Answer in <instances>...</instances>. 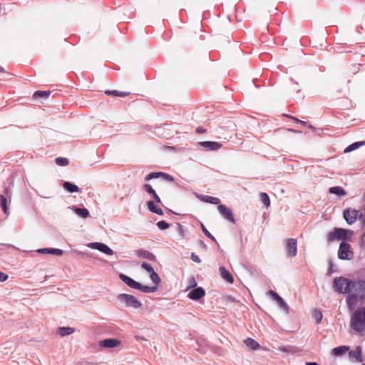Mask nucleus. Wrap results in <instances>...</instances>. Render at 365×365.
<instances>
[{
  "instance_id": "1",
  "label": "nucleus",
  "mask_w": 365,
  "mask_h": 365,
  "mask_svg": "<svg viewBox=\"0 0 365 365\" xmlns=\"http://www.w3.org/2000/svg\"><path fill=\"white\" fill-rule=\"evenodd\" d=\"M333 288L339 294H348L346 298L347 307L353 310L359 301L365 300V280L351 279L344 277L334 279Z\"/></svg>"
},
{
  "instance_id": "2",
  "label": "nucleus",
  "mask_w": 365,
  "mask_h": 365,
  "mask_svg": "<svg viewBox=\"0 0 365 365\" xmlns=\"http://www.w3.org/2000/svg\"><path fill=\"white\" fill-rule=\"evenodd\" d=\"M351 327L361 336L365 334V307L358 308L352 314Z\"/></svg>"
},
{
  "instance_id": "3",
  "label": "nucleus",
  "mask_w": 365,
  "mask_h": 365,
  "mask_svg": "<svg viewBox=\"0 0 365 365\" xmlns=\"http://www.w3.org/2000/svg\"><path fill=\"white\" fill-rule=\"evenodd\" d=\"M343 216L349 225L354 224L357 219L362 220L364 223L365 222L363 214L359 210L351 207L344 210Z\"/></svg>"
},
{
  "instance_id": "4",
  "label": "nucleus",
  "mask_w": 365,
  "mask_h": 365,
  "mask_svg": "<svg viewBox=\"0 0 365 365\" xmlns=\"http://www.w3.org/2000/svg\"><path fill=\"white\" fill-rule=\"evenodd\" d=\"M117 299L125 304L127 307H132L134 309L140 308L143 304L133 295L128 294H120L117 296Z\"/></svg>"
},
{
  "instance_id": "5",
  "label": "nucleus",
  "mask_w": 365,
  "mask_h": 365,
  "mask_svg": "<svg viewBox=\"0 0 365 365\" xmlns=\"http://www.w3.org/2000/svg\"><path fill=\"white\" fill-rule=\"evenodd\" d=\"M285 250L287 255L289 257H294L297 253V239L289 238L286 240Z\"/></svg>"
},
{
  "instance_id": "6",
  "label": "nucleus",
  "mask_w": 365,
  "mask_h": 365,
  "mask_svg": "<svg viewBox=\"0 0 365 365\" xmlns=\"http://www.w3.org/2000/svg\"><path fill=\"white\" fill-rule=\"evenodd\" d=\"M91 249L97 250L107 255H113L114 252L107 245L102 242H91L88 245Z\"/></svg>"
},
{
  "instance_id": "7",
  "label": "nucleus",
  "mask_w": 365,
  "mask_h": 365,
  "mask_svg": "<svg viewBox=\"0 0 365 365\" xmlns=\"http://www.w3.org/2000/svg\"><path fill=\"white\" fill-rule=\"evenodd\" d=\"M268 295L272 297L273 299H274L277 302L279 307L282 309L286 314L289 313V306L277 292L272 290H269L268 292Z\"/></svg>"
},
{
  "instance_id": "8",
  "label": "nucleus",
  "mask_w": 365,
  "mask_h": 365,
  "mask_svg": "<svg viewBox=\"0 0 365 365\" xmlns=\"http://www.w3.org/2000/svg\"><path fill=\"white\" fill-rule=\"evenodd\" d=\"M217 210L223 218L232 223H235V220L233 213L232 210L229 209L227 206H225V205H219L217 207Z\"/></svg>"
},
{
  "instance_id": "9",
  "label": "nucleus",
  "mask_w": 365,
  "mask_h": 365,
  "mask_svg": "<svg viewBox=\"0 0 365 365\" xmlns=\"http://www.w3.org/2000/svg\"><path fill=\"white\" fill-rule=\"evenodd\" d=\"M352 252H351V245L350 244L343 241L341 242L339 250H338V257L340 259H349L348 256V253Z\"/></svg>"
},
{
  "instance_id": "10",
  "label": "nucleus",
  "mask_w": 365,
  "mask_h": 365,
  "mask_svg": "<svg viewBox=\"0 0 365 365\" xmlns=\"http://www.w3.org/2000/svg\"><path fill=\"white\" fill-rule=\"evenodd\" d=\"M199 144L206 150H217L222 147L221 143L213 141H203L200 142Z\"/></svg>"
},
{
  "instance_id": "11",
  "label": "nucleus",
  "mask_w": 365,
  "mask_h": 365,
  "mask_svg": "<svg viewBox=\"0 0 365 365\" xmlns=\"http://www.w3.org/2000/svg\"><path fill=\"white\" fill-rule=\"evenodd\" d=\"M205 295V291L202 287H197L188 294V297L192 300H199Z\"/></svg>"
},
{
  "instance_id": "12",
  "label": "nucleus",
  "mask_w": 365,
  "mask_h": 365,
  "mask_svg": "<svg viewBox=\"0 0 365 365\" xmlns=\"http://www.w3.org/2000/svg\"><path fill=\"white\" fill-rule=\"evenodd\" d=\"M195 195L200 200H201L202 202H207V203H210V204H213V205H218L220 203V200L215 197L204 195L197 194V193H195Z\"/></svg>"
},
{
  "instance_id": "13",
  "label": "nucleus",
  "mask_w": 365,
  "mask_h": 365,
  "mask_svg": "<svg viewBox=\"0 0 365 365\" xmlns=\"http://www.w3.org/2000/svg\"><path fill=\"white\" fill-rule=\"evenodd\" d=\"M136 255L140 258H144L150 261H156V257L150 252L140 249L136 251Z\"/></svg>"
},
{
  "instance_id": "14",
  "label": "nucleus",
  "mask_w": 365,
  "mask_h": 365,
  "mask_svg": "<svg viewBox=\"0 0 365 365\" xmlns=\"http://www.w3.org/2000/svg\"><path fill=\"white\" fill-rule=\"evenodd\" d=\"M120 344V340L117 339H106L100 342V345L106 348H114Z\"/></svg>"
},
{
  "instance_id": "15",
  "label": "nucleus",
  "mask_w": 365,
  "mask_h": 365,
  "mask_svg": "<svg viewBox=\"0 0 365 365\" xmlns=\"http://www.w3.org/2000/svg\"><path fill=\"white\" fill-rule=\"evenodd\" d=\"M119 278L125 283L128 287L135 289L137 288V286H138V282L133 279L131 277L120 273L119 274Z\"/></svg>"
},
{
  "instance_id": "16",
  "label": "nucleus",
  "mask_w": 365,
  "mask_h": 365,
  "mask_svg": "<svg viewBox=\"0 0 365 365\" xmlns=\"http://www.w3.org/2000/svg\"><path fill=\"white\" fill-rule=\"evenodd\" d=\"M220 273L222 278L228 283H233L234 278L231 273L223 266L220 267Z\"/></svg>"
},
{
  "instance_id": "17",
  "label": "nucleus",
  "mask_w": 365,
  "mask_h": 365,
  "mask_svg": "<svg viewBox=\"0 0 365 365\" xmlns=\"http://www.w3.org/2000/svg\"><path fill=\"white\" fill-rule=\"evenodd\" d=\"M344 232V229L335 227L333 231L329 232L327 235L328 242H331L335 240H339V232Z\"/></svg>"
},
{
  "instance_id": "18",
  "label": "nucleus",
  "mask_w": 365,
  "mask_h": 365,
  "mask_svg": "<svg viewBox=\"0 0 365 365\" xmlns=\"http://www.w3.org/2000/svg\"><path fill=\"white\" fill-rule=\"evenodd\" d=\"M148 209L153 213H155L159 215H163L164 212L161 208L158 207L155 202L153 200H149L147 202Z\"/></svg>"
},
{
  "instance_id": "19",
  "label": "nucleus",
  "mask_w": 365,
  "mask_h": 365,
  "mask_svg": "<svg viewBox=\"0 0 365 365\" xmlns=\"http://www.w3.org/2000/svg\"><path fill=\"white\" fill-rule=\"evenodd\" d=\"M349 355L350 357L356 359L358 362L363 361L361 358V348L360 346H357L356 350L350 351Z\"/></svg>"
},
{
  "instance_id": "20",
  "label": "nucleus",
  "mask_w": 365,
  "mask_h": 365,
  "mask_svg": "<svg viewBox=\"0 0 365 365\" xmlns=\"http://www.w3.org/2000/svg\"><path fill=\"white\" fill-rule=\"evenodd\" d=\"M138 286H137L136 289L140 290L144 293H153L157 290L156 286H153V287L145 286V285H143L142 284H140V282H138Z\"/></svg>"
},
{
  "instance_id": "21",
  "label": "nucleus",
  "mask_w": 365,
  "mask_h": 365,
  "mask_svg": "<svg viewBox=\"0 0 365 365\" xmlns=\"http://www.w3.org/2000/svg\"><path fill=\"white\" fill-rule=\"evenodd\" d=\"M245 344L250 348L252 350H257L259 347V343L252 338H247L245 341Z\"/></svg>"
},
{
  "instance_id": "22",
  "label": "nucleus",
  "mask_w": 365,
  "mask_h": 365,
  "mask_svg": "<svg viewBox=\"0 0 365 365\" xmlns=\"http://www.w3.org/2000/svg\"><path fill=\"white\" fill-rule=\"evenodd\" d=\"M74 331H75V329L73 327H62L58 328V333L61 336L70 335V334H73Z\"/></svg>"
},
{
  "instance_id": "23",
  "label": "nucleus",
  "mask_w": 365,
  "mask_h": 365,
  "mask_svg": "<svg viewBox=\"0 0 365 365\" xmlns=\"http://www.w3.org/2000/svg\"><path fill=\"white\" fill-rule=\"evenodd\" d=\"M63 187L70 192H77L79 190V188L76 185L68 181L63 183Z\"/></svg>"
},
{
  "instance_id": "24",
  "label": "nucleus",
  "mask_w": 365,
  "mask_h": 365,
  "mask_svg": "<svg viewBox=\"0 0 365 365\" xmlns=\"http://www.w3.org/2000/svg\"><path fill=\"white\" fill-rule=\"evenodd\" d=\"M329 191L330 193L335 194L338 196H344V195H346V192L345 191V190L340 186L331 187L329 188Z\"/></svg>"
},
{
  "instance_id": "25",
  "label": "nucleus",
  "mask_w": 365,
  "mask_h": 365,
  "mask_svg": "<svg viewBox=\"0 0 365 365\" xmlns=\"http://www.w3.org/2000/svg\"><path fill=\"white\" fill-rule=\"evenodd\" d=\"M349 349V346H339L332 349V354L335 356H341L346 353V351Z\"/></svg>"
},
{
  "instance_id": "26",
  "label": "nucleus",
  "mask_w": 365,
  "mask_h": 365,
  "mask_svg": "<svg viewBox=\"0 0 365 365\" xmlns=\"http://www.w3.org/2000/svg\"><path fill=\"white\" fill-rule=\"evenodd\" d=\"M107 95H112L117 97H125L130 94L129 92H122L117 90H107L105 91Z\"/></svg>"
},
{
  "instance_id": "27",
  "label": "nucleus",
  "mask_w": 365,
  "mask_h": 365,
  "mask_svg": "<svg viewBox=\"0 0 365 365\" xmlns=\"http://www.w3.org/2000/svg\"><path fill=\"white\" fill-rule=\"evenodd\" d=\"M74 212L82 218H87L89 216V211L86 208L75 207Z\"/></svg>"
},
{
  "instance_id": "28",
  "label": "nucleus",
  "mask_w": 365,
  "mask_h": 365,
  "mask_svg": "<svg viewBox=\"0 0 365 365\" xmlns=\"http://www.w3.org/2000/svg\"><path fill=\"white\" fill-rule=\"evenodd\" d=\"M7 197L5 195H0V205L5 215H8Z\"/></svg>"
},
{
  "instance_id": "29",
  "label": "nucleus",
  "mask_w": 365,
  "mask_h": 365,
  "mask_svg": "<svg viewBox=\"0 0 365 365\" xmlns=\"http://www.w3.org/2000/svg\"><path fill=\"white\" fill-rule=\"evenodd\" d=\"M50 94V91H36L34 93V97L36 98H46Z\"/></svg>"
},
{
  "instance_id": "30",
  "label": "nucleus",
  "mask_w": 365,
  "mask_h": 365,
  "mask_svg": "<svg viewBox=\"0 0 365 365\" xmlns=\"http://www.w3.org/2000/svg\"><path fill=\"white\" fill-rule=\"evenodd\" d=\"M365 144V142L364 141H359V142H355L352 144H351L350 145H349L345 150H344V152L345 153H347V152H351L352 150H354L357 148H359L360 146L363 145Z\"/></svg>"
},
{
  "instance_id": "31",
  "label": "nucleus",
  "mask_w": 365,
  "mask_h": 365,
  "mask_svg": "<svg viewBox=\"0 0 365 365\" xmlns=\"http://www.w3.org/2000/svg\"><path fill=\"white\" fill-rule=\"evenodd\" d=\"M353 235V232L349 230L344 229V232H339V240H347L349 239Z\"/></svg>"
},
{
  "instance_id": "32",
  "label": "nucleus",
  "mask_w": 365,
  "mask_h": 365,
  "mask_svg": "<svg viewBox=\"0 0 365 365\" xmlns=\"http://www.w3.org/2000/svg\"><path fill=\"white\" fill-rule=\"evenodd\" d=\"M56 163L59 166H66L69 164V160L66 158L58 157L55 159Z\"/></svg>"
},
{
  "instance_id": "33",
  "label": "nucleus",
  "mask_w": 365,
  "mask_h": 365,
  "mask_svg": "<svg viewBox=\"0 0 365 365\" xmlns=\"http://www.w3.org/2000/svg\"><path fill=\"white\" fill-rule=\"evenodd\" d=\"M313 317H314L317 324L321 323L323 316H322V313L319 310L314 309L313 312Z\"/></svg>"
},
{
  "instance_id": "34",
  "label": "nucleus",
  "mask_w": 365,
  "mask_h": 365,
  "mask_svg": "<svg viewBox=\"0 0 365 365\" xmlns=\"http://www.w3.org/2000/svg\"><path fill=\"white\" fill-rule=\"evenodd\" d=\"M287 117H288L291 119H293L294 120H295L298 123H300L302 125H307L312 130H315V128L314 126H312L311 124H309L307 121H303V120H299L298 118L291 116V115H287Z\"/></svg>"
},
{
  "instance_id": "35",
  "label": "nucleus",
  "mask_w": 365,
  "mask_h": 365,
  "mask_svg": "<svg viewBox=\"0 0 365 365\" xmlns=\"http://www.w3.org/2000/svg\"><path fill=\"white\" fill-rule=\"evenodd\" d=\"M150 279L155 285L160 284L161 281L159 275L155 271L150 274Z\"/></svg>"
},
{
  "instance_id": "36",
  "label": "nucleus",
  "mask_w": 365,
  "mask_h": 365,
  "mask_svg": "<svg viewBox=\"0 0 365 365\" xmlns=\"http://www.w3.org/2000/svg\"><path fill=\"white\" fill-rule=\"evenodd\" d=\"M143 189L148 194H150L152 197H153L156 194L155 190L153 188V187L150 184H145L143 185Z\"/></svg>"
},
{
  "instance_id": "37",
  "label": "nucleus",
  "mask_w": 365,
  "mask_h": 365,
  "mask_svg": "<svg viewBox=\"0 0 365 365\" xmlns=\"http://www.w3.org/2000/svg\"><path fill=\"white\" fill-rule=\"evenodd\" d=\"M260 197H261V201L262 202V203L264 205H266V206L269 205V204H270L269 197V195L266 192H262L260 194Z\"/></svg>"
},
{
  "instance_id": "38",
  "label": "nucleus",
  "mask_w": 365,
  "mask_h": 365,
  "mask_svg": "<svg viewBox=\"0 0 365 365\" xmlns=\"http://www.w3.org/2000/svg\"><path fill=\"white\" fill-rule=\"evenodd\" d=\"M201 228H202V230L204 232V234L208 238H210L211 240L217 242L215 237L207 230V228L205 227V226L202 223H201Z\"/></svg>"
},
{
  "instance_id": "39",
  "label": "nucleus",
  "mask_w": 365,
  "mask_h": 365,
  "mask_svg": "<svg viewBox=\"0 0 365 365\" xmlns=\"http://www.w3.org/2000/svg\"><path fill=\"white\" fill-rule=\"evenodd\" d=\"M143 269L147 271L150 274L153 272L155 270L153 267L148 263L143 262L141 264Z\"/></svg>"
},
{
  "instance_id": "40",
  "label": "nucleus",
  "mask_w": 365,
  "mask_h": 365,
  "mask_svg": "<svg viewBox=\"0 0 365 365\" xmlns=\"http://www.w3.org/2000/svg\"><path fill=\"white\" fill-rule=\"evenodd\" d=\"M158 227L161 230H165L170 227V225L164 220L159 221L157 223Z\"/></svg>"
},
{
  "instance_id": "41",
  "label": "nucleus",
  "mask_w": 365,
  "mask_h": 365,
  "mask_svg": "<svg viewBox=\"0 0 365 365\" xmlns=\"http://www.w3.org/2000/svg\"><path fill=\"white\" fill-rule=\"evenodd\" d=\"M177 229L178 234L180 235L181 237H185V230L184 228V226L182 225L180 223H177Z\"/></svg>"
},
{
  "instance_id": "42",
  "label": "nucleus",
  "mask_w": 365,
  "mask_h": 365,
  "mask_svg": "<svg viewBox=\"0 0 365 365\" xmlns=\"http://www.w3.org/2000/svg\"><path fill=\"white\" fill-rule=\"evenodd\" d=\"M160 177L163 178L164 180L169 181V182H173L174 180V178L173 176H171L170 175L165 173L161 172Z\"/></svg>"
},
{
  "instance_id": "43",
  "label": "nucleus",
  "mask_w": 365,
  "mask_h": 365,
  "mask_svg": "<svg viewBox=\"0 0 365 365\" xmlns=\"http://www.w3.org/2000/svg\"><path fill=\"white\" fill-rule=\"evenodd\" d=\"M63 253V250L57 248H51V254H53L58 256L62 255Z\"/></svg>"
},
{
  "instance_id": "44",
  "label": "nucleus",
  "mask_w": 365,
  "mask_h": 365,
  "mask_svg": "<svg viewBox=\"0 0 365 365\" xmlns=\"http://www.w3.org/2000/svg\"><path fill=\"white\" fill-rule=\"evenodd\" d=\"M190 258L193 262H195L196 263L201 262V259H200V257L194 252H191Z\"/></svg>"
},
{
  "instance_id": "45",
  "label": "nucleus",
  "mask_w": 365,
  "mask_h": 365,
  "mask_svg": "<svg viewBox=\"0 0 365 365\" xmlns=\"http://www.w3.org/2000/svg\"><path fill=\"white\" fill-rule=\"evenodd\" d=\"M9 278V276L7 274L0 272V282H4L6 281Z\"/></svg>"
},
{
  "instance_id": "46",
  "label": "nucleus",
  "mask_w": 365,
  "mask_h": 365,
  "mask_svg": "<svg viewBox=\"0 0 365 365\" xmlns=\"http://www.w3.org/2000/svg\"><path fill=\"white\" fill-rule=\"evenodd\" d=\"M197 285V282L194 277L189 279V287L191 288L195 287Z\"/></svg>"
},
{
  "instance_id": "47",
  "label": "nucleus",
  "mask_w": 365,
  "mask_h": 365,
  "mask_svg": "<svg viewBox=\"0 0 365 365\" xmlns=\"http://www.w3.org/2000/svg\"><path fill=\"white\" fill-rule=\"evenodd\" d=\"M51 248H43L38 250L40 253L51 254Z\"/></svg>"
},
{
  "instance_id": "48",
  "label": "nucleus",
  "mask_w": 365,
  "mask_h": 365,
  "mask_svg": "<svg viewBox=\"0 0 365 365\" xmlns=\"http://www.w3.org/2000/svg\"><path fill=\"white\" fill-rule=\"evenodd\" d=\"M11 194H12V192H11V189L6 187L4 188V195H5L6 197H11Z\"/></svg>"
},
{
  "instance_id": "49",
  "label": "nucleus",
  "mask_w": 365,
  "mask_h": 365,
  "mask_svg": "<svg viewBox=\"0 0 365 365\" xmlns=\"http://www.w3.org/2000/svg\"><path fill=\"white\" fill-rule=\"evenodd\" d=\"M150 175H151V177H152V180L155 179V178H158L160 177L161 172L150 173Z\"/></svg>"
},
{
  "instance_id": "50",
  "label": "nucleus",
  "mask_w": 365,
  "mask_h": 365,
  "mask_svg": "<svg viewBox=\"0 0 365 365\" xmlns=\"http://www.w3.org/2000/svg\"><path fill=\"white\" fill-rule=\"evenodd\" d=\"M134 337L137 341H147V339L144 336L138 334H135Z\"/></svg>"
},
{
  "instance_id": "51",
  "label": "nucleus",
  "mask_w": 365,
  "mask_h": 365,
  "mask_svg": "<svg viewBox=\"0 0 365 365\" xmlns=\"http://www.w3.org/2000/svg\"><path fill=\"white\" fill-rule=\"evenodd\" d=\"M333 267H334L333 264L330 262H329V267L328 271H327V274L328 275H331L334 272Z\"/></svg>"
},
{
  "instance_id": "52",
  "label": "nucleus",
  "mask_w": 365,
  "mask_h": 365,
  "mask_svg": "<svg viewBox=\"0 0 365 365\" xmlns=\"http://www.w3.org/2000/svg\"><path fill=\"white\" fill-rule=\"evenodd\" d=\"M282 351L288 353L291 351L292 347L290 346H283L280 349Z\"/></svg>"
},
{
  "instance_id": "53",
  "label": "nucleus",
  "mask_w": 365,
  "mask_h": 365,
  "mask_svg": "<svg viewBox=\"0 0 365 365\" xmlns=\"http://www.w3.org/2000/svg\"><path fill=\"white\" fill-rule=\"evenodd\" d=\"M153 197L157 203L162 204V201L157 193Z\"/></svg>"
},
{
  "instance_id": "54",
  "label": "nucleus",
  "mask_w": 365,
  "mask_h": 365,
  "mask_svg": "<svg viewBox=\"0 0 365 365\" xmlns=\"http://www.w3.org/2000/svg\"><path fill=\"white\" fill-rule=\"evenodd\" d=\"M196 131H197L198 133H204L205 132V129H204V128H202V127H198V128H197Z\"/></svg>"
},
{
  "instance_id": "55",
  "label": "nucleus",
  "mask_w": 365,
  "mask_h": 365,
  "mask_svg": "<svg viewBox=\"0 0 365 365\" xmlns=\"http://www.w3.org/2000/svg\"><path fill=\"white\" fill-rule=\"evenodd\" d=\"M145 180L146 181H149V180H152V177H151V175L150 173H149L148 175H147L145 178Z\"/></svg>"
},
{
  "instance_id": "56",
  "label": "nucleus",
  "mask_w": 365,
  "mask_h": 365,
  "mask_svg": "<svg viewBox=\"0 0 365 365\" xmlns=\"http://www.w3.org/2000/svg\"><path fill=\"white\" fill-rule=\"evenodd\" d=\"M305 365H319L317 362H307Z\"/></svg>"
},
{
  "instance_id": "57",
  "label": "nucleus",
  "mask_w": 365,
  "mask_h": 365,
  "mask_svg": "<svg viewBox=\"0 0 365 365\" xmlns=\"http://www.w3.org/2000/svg\"><path fill=\"white\" fill-rule=\"evenodd\" d=\"M289 131H290L292 133H299V131L297 130H295V129H293V128L289 129Z\"/></svg>"
},
{
  "instance_id": "58",
  "label": "nucleus",
  "mask_w": 365,
  "mask_h": 365,
  "mask_svg": "<svg viewBox=\"0 0 365 365\" xmlns=\"http://www.w3.org/2000/svg\"><path fill=\"white\" fill-rule=\"evenodd\" d=\"M5 72V69L0 66V73H4Z\"/></svg>"
},
{
  "instance_id": "59",
  "label": "nucleus",
  "mask_w": 365,
  "mask_h": 365,
  "mask_svg": "<svg viewBox=\"0 0 365 365\" xmlns=\"http://www.w3.org/2000/svg\"><path fill=\"white\" fill-rule=\"evenodd\" d=\"M200 245H201V246H202V247H206V245H205V244L204 243V242H203V241H200Z\"/></svg>"
},
{
  "instance_id": "60",
  "label": "nucleus",
  "mask_w": 365,
  "mask_h": 365,
  "mask_svg": "<svg viewBox=\"0 0 365 365\" xmlns=\"http://www.w3.org/2000/svg\"><path fill=\"white\" fill-rule=\"evenodd\" d=\"M363 365H364V364H363Z\"/></svg>"
}]
</instances>
